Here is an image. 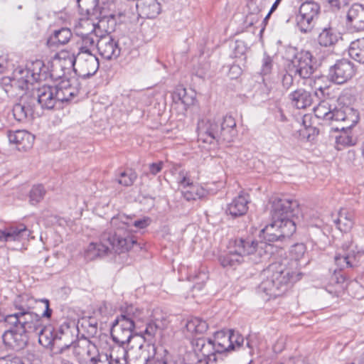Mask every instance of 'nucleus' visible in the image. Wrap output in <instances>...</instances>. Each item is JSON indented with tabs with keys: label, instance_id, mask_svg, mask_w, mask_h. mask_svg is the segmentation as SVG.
Listing matches in <instances>:
<instances>
[{
	"label": "nucleus",
	"instance_id": "63",
	"mask_svg": "<svg viewBox=\"0 0 364 364\" xmlns=\"http://www.w3.org/2000/svg\"><path fill=\"white\" fill-rule=\"evenodd\" d=\"M279 4H280L279 2H278L277 1H275L269 10L270 13H273L277 9V8L278 7Z\"/></svg>",
	"mask_w": 364,
	"mask_h": 364
},
{
	"label": "nucleus",
	"instance_id": "32",
	"mask_svg": "<svg viewBox=\"0 0 364 364\" xmlns=\"http://www.w3.org/2000/svg\"><path fill=\"white\" fill-rule=\"evenodd\" d=\"M360 115L357 109L350 106H343V127L353 128L359 122Z\"/></svg>",
	"mask_w": 364,
	"mask_h": 364
},
{
	"label": "nucleus",
	"instance_id": "3",
	"mask_svg": "<svg viewBox=\"0 0 364 364\" xmlns=\"http://www.w3.org/2000/svg\"><path fill=\"white\" fill-rule=\"evenodd\" d=\"M144 310L132 304L121 308V314L114 321L111 328L112 340L123 346L128 344L134 336H139L149 345L154 344L159 326L153 321L146 323Z\"/></svg>",
	"mask_w": 364,
	"mask_h": 364
},
{
	"label": "nucleus",
	"instance_id": "47",
	"mask_svg": "<svg viewBox=\"0 0 364 364\" xmlns=\"http://www.w3.org/2000/svg\"><path fill=\"white\" fill-rule=\"evenodd\" d=\"M173 98L185 105H188L193 102V99L187 96L186 90L183 87L176 88L173 93Z\"/></svg>",
	"mask_w": 364,
	"mask_h": 364
},
{
	"label": "nucleus",
	"instance_id": "43",
	"mask_svg": "<svg viewBox=\"0 0 364 364\" xmlns=\"http://www.w3.org/2000/svg\"><path fill=\"white\" fill-rule=\"evenodd\" d=\"M357 141L358 138L353 128L348 129L343 127V146H354Z\"/></svg>",
	"mask_w": 364,
	"mask_h": 364
},
{
	"label": "nucleus",
	"instance_id": "33",
	"mask_svg": "<svg viewBox=\"0 0 364 364\" xmlns=\"http://www.w3.org/2000/svg\"><path fill=\"white\" fill-rule=\"evenodd\" d=\"M306 251V245L304 243H296L291 246V250L289 251V255L291 259H284V261H287V262H295L296 263V266L294 267L296 270H299V267L301 264L299 262L301 259L304 257L305 253Z\"/></svg>",
	"mask_w": 364,
	"mask_h": 364
},
{
	"label": "nucleus",
	"instance_id": "40",
	"mask_svg": "<svg viewBox=\"0 0 364 364\" xmlns=\"http://www.w3.org/2000/svg\"><path fill=\"white\" fill-rule=\"evenodd\" d=\"M99 0H77V4L82 11L92 15L97 10Z\"/></svg>",
	"mask_w": 364,
	"mask_h": 364
},
{
	"label": "nucleus",
	"instance_id": "53",
	"mask_svg": "<svg viewBox=\"0 0 364 364\" xmlns=\"http://www.w3.org/2000/svg\"><path fill=\"white\" fill-rule=\"evenodd\" d=\"M243 342V337L238 332L231 330V343H232V350L235 349L236 347H240Z\"/></svg>",
	"mask_w": 364,
	"mask_h": 364
},
{
	"label": "nucleus",
	"instance_id": "11",
	"mask_svg": "<svg viewBox=\"0 0 364 364\" xmlns=\"http://www.w3.org/2000/svg\"><path fill=\"white\" fill-rule=\"evenodd\" d=\"M320 6L314 1H305L301 4L296 16L297 26L302 33H307L314 26L313 22L317 18Z\"/></svg>",
	"mask_w": 364,
	"mask_h": 364
},
{
	"label": "nucleus",
	"instance_id": "51",
	"mask_svg": "<svg viewBox=\"0 0 364 364\" xmlns=\"http://www.w3.org/2000/svg\"><path fill=\"white\" fill-rule=\"evenodd\" d=\"M272 66L273 60L272 57L264 53L262 60L261 74L263 75L269 74L272 71Z\"/></svg>",
	"mask_w": 364,
	"mask_h": 364
},
{
	"label": "nucleus",
	"instance_id": "25",
	"mask_svg": "<svg viewBox=\"0 0 364 364\" xmlns=\"http://www.w3.org/2000/svg\"><path fill=\"white\" fill-rule=\"evenodd\" d=\"M212 341L214 342L215 347L217 349L216 350L220 355L232 350L231 330H222L215 332Z\"/></svg>",
	"mask_w": 364,
	"mask_h": 364
},
{
	"label": "nucleus",
	"instance_id": "58",
	"mask_svg": "<svg viewBox=\"0 0 364 364\" xmlns=\"http://www.w3.org/2000/svg\"><path fill=\"white\" fill-rule=\"evenodd\" d=\"M274 364H304V362L299 358H296L295 357H289L288 358H284L283 360L277 362Z\"/></svg>",
	"mask_w": 364,
	"mask_h": 364
},
{
	"label": "nucleus",
	"instance_id": "7",
	"mask_svg": "<svg viewBox=\"0 0 364 364\" xmlns=\"http://www.w3.org/2000/svg\"><path fill=\"white\" fill-rule=\"evenodd\" d=\"M296 229L294 220H278L272 218V223L259 232V236L262 240L259 242L255 240L257 243L264 242L268 246L267 252L263 257V259L268 258L272 254L271 242L290 237L296 232Z\"/></svg>",
	"mask_w": 364,
	"mask_h": 364
},
{
	"label": "nucleus",
	"instance_id": "12",
	"mask_svg": "<svg viewBox=\"0 0 364 364\" xmlns=\"http://www.w3.org/2000/svg\"><path fill=\"white\" fill-rule=\"evenodd\" d=\"M36 105V97L32 92H26L23 94L17 103L13 107V114L16 120L23 122L33 114Z\"/></svg>",
	"mask_w": 364,
	"mask_h": 364
},
{
	"label": "nucleus",
	"instance_id": "50",
	"mask_svg": "<svg viewBox=\"0 0 364 364\" xmlns=\"http://www.w3.org/2000/svg\"><path fill=\"white\" fill-rule=\"evenodd\" d=\"M17 82L18 80L15 77H4L1 79L0 85L8 95H13V89H14V86Z\"/></svg>",
	"mask_w": 364,
	"mask_h": 364
},
{
	"label": "nucleus",
	"instance_id": "14",
	"mask_svg": "<svg viewBox=\"0 0 364 364\" xmlns=\"http://www.w3.org/2000/svg\"><path fill=\"white\" fill-rule=\"evenodd\" d=\"M178 183L183 188H187L181 191L183 197L187 201L201 199L208 193L207 191L202 186L193 184L186 172L180 171Z\"/></svg>",
	"mask_w": 364,
	"mask_h": 364
},
{
	"label": "nucleus",
	"instance_id": "56",
	"mask_svg": "<svg viewBox=\"0 0 364 364\" xmlns=\"http://www.w3.org/2000/svg\"><path fill=\"white\" fill-rule=\"evenodd\" d=\"M286 341V337L280 336L273 345L272 349L274 352L276 353H281L285 348Z\"/></svg>",
	"mask_w": 364,
	"mask_h": 364
},
{
	"label": "nucleus",
	"instance_id": "54",
	"mask_svg": "<svg viewBox=\"0 0 364 364\" xmlns=\"http://www.w3.org/2000/svg\"><path fill=\"white\" fill-rule=\"evenodd\" d=\"M75 343L72 340L71 337H67L65 340H61L60 347L59 348L58 353H63L65 350H73V346Z\"/></svg>",
	"mask_w": 364,
	"mask_h": 364
},
{
	"label": "nucleus",
	"instance_id": "57",
	"mask_svg": "<svg viewBox=\"0 0 364 364\" xmlns=\"http://www.w3.org/2000/svg\"><path fill=\"white\" fill-rule=\"evenodd\" d=\"M341 277V267L338 266L337 268H336L333 270V274L331 275L330 279V283L333 284H339V279Z\"/></svg>",
	"mask_w": 364,
	"mask_h": 364
},
{
	"label": "nucleus",
	"instance_id": "34",
	"mask_svg": "<svg viewBox=\"0 0 364 364\" xmlns=\"http://www.w3.org/2000/svg\"><path fill=\"white\" fill-rule=\"evenodd\" d=\"M348 53L353 60L364 63V38L352 42Z\"/></svg>",
	"mask_w": 364,
	"mask_h": 364
},
{
	"label": "nucleus",
	"instance_id": "62",
	"mask_svg": "<svg viewBox=\"0 0 364 364\" xmlns=\"http://www.w3.org/2000/svg\"><path fill=\"white\" fill-rule=\"evenodd\" d=\"M328 1L332 8H335L336 10L340 9L339 0H328Z\"/></svg>",
	"mask_w": 364,
	"mask_h": 364
},
{
	"label": "nucleus",
	"instance_id": "59",
	"mask_svg": "<svg viewBox=\"0 0 364 364\" xmlns=\"http://www.w3.org/2000/svg\"><path fill=\"white\" fill-rule=\"evenodd\" d=\"M294 79L292 75L286 73L282 77V85L284 88L289 89L293 85Z\"/></svg>",
	"mask_w": 364,
	"mask_h": 364
},
{
	"label": "nucleus",
	"instance_id": "26",
	"mask_svg": "<svg viewBox=\"0 0 364 364\" xmlns=\"http://www.w3.org/2000/svg\"><path fill=\"white\" fill-rule=\"evenodd\" d=\"M289 99L292 105L297 109H305L311 106L314 102L311 94L302 88L291 92Z\"/></svg>",
	"mask_w": 364,
	"mask_h": 364
},
{
	"label": "nucleus",
	"instance_id": "18",
	"mask_svg": "<svg viewBox=\"0 0 364 364\" xmlns=\"http://www.w3.org/2000/svg\"><path fill=\"white\" fill-rule=\"evenodd\" d=\"M346 26L350 32L364 30V6L355 4L348 10Z\"/></svg>",
	"mask_w": 364,
	"mask_h": 364
},
{
	"label": "nucleus",
	"instance_id": "1",
	"mask_svg": "<svg viewBox=\"0 0 364 364\" xmlns=\"http://www.w3.org/2000/svg\"><path fill=\"white\" fill-rule=\"evenodd\" d=\"M45 306L42 314L44 318H50L52 309L50 301L47 299L38 300ZM38 302L33 296L25 294L18 296L14 301V306L16 312L6 316L4 322L9 326L2 335L4 346L14 351L24 349L28 343L31 333L41 327L39 315L33 311V305Z\"/></svg>",
	"mask_w": 364,
	"mask_h": 364
},
{
	"label": "nucleus",
	"instance_id": "6",
	"mask_svg": "<svg viewBox=\"0 0 364 364\" xmlns=\"http://www.w3.org/2000/svg\"><path fill=\"white\" fill-rule=\"evenodd\" d=\"M197 132L199 140L210 144L232 142L237 134L235 119L230 115H225L218 120L200 119Z\"/></svg>",
	"mask_w": 364,
	"mask_h": 364
},
{
	"label": "nucleus",
	"instance_id": "20",
	"mask_svg": "<svg viewBox=\"0 0 364 364\" xmlns=\"http://www.w3.org/2000/svg\"><path fill=\"white\" fill-rule=\"evenodd\" d=\"M9 142L16 145L19 151H27L33 146L35 137L26 130L9 131Z\"/></svg>",
	"mask_w": 364,
	"mask_h": 364
},
{
	"label": "nucleus",
	"instance_id": "28",
	"mask_svg": "<svg viewBox=\"0 0 364 364\" xmlns=\"http://www.w3.org/2000/svg\"><path fill=\"white\" fill-rule=\"evenodd\" d=\"M136 7L141 15L147 18H154L161 12V4L157 0H139Z\"/></svg>",
	"mask_w": 364,
	"mask_h": 364
},
{
	"label": "nucleus",
	"instance_id": "19",
	"mask_svg": "<svg viewBox=\"0 0 364 364\" xmlns=\"http://www.w3.org/2000/svg\"><path fill=\"white\" fill-rule=\"evenodd\" d=\"M73 353L80 361H91L99 352L97 346L87 339L78 341L73 346Z\"/></svg>",
	"mask_w": 364,
	"mask_h": 364
},
{
	"label": "nucleus",
	"instance_id": "24",
	"mask_svg": "<svg viewBox=\"0 0 364 364\" xmlns=\"http://www.w3.org/2000/svg\"><path fill=\"white\" fill-rule=\"evenodd\" d=\"M97 36L94 33L82 35L77 43L78 51L75 55H92L97 48Z\"/></svg>",
	"mask_w": 364,
	"mask_h": 364
},
{
	"label": "nucleus",
	"instance_id": "55",
	"mask_svg": "<svg viewBox=\"0 0 364 364\" xmlns=\"http://www.w3.org/2000/svg\"><path fill=\"white\" fill-rule=\"evenodd\" d=\"M314 85H316V82H314ZM331 88V86L325 87H323L322 86H315L314 96L318 98V100H321L326 94L329 95L328 90Z\"/></svg>",
	"mask_w": 364,
	"mask_h": 364
},
{
	"label": "nucleus",
	"instance_id": "5",
	"mask_svg": "<svg viewBox=\"0 0 364 364\" xmlns=\"http://www.w3.org/2000/svg\"><path fill=\"white\" fill-rule=\"evenodd\" d=\"M268 246L264 243H257L250 238H239L233 241L229 250L219 256V262L223 267L234 268L245 262L247 258L253 263H259L263 260L267 254Z\"/></svg>",
	"mask_w": 364,
	"mask_h": 364
},
{
	"label": "nucleus",
	"instance_id": "46",
	"mask_svg": "<svg viewBox=\"0 0 364 364\" xmlns=\"http://www.w3.org/2000/svg\"><path fill=\"white\" fill-rule=\"evenodd\" d=\"M249 11L252 14H258L266 8V0H249Z\"/></svg>",
	"mask_w": 364,
	"mask_h": 364
},
{
	"label": "nucleus",
	"instance_id": "9",
	"mask_svg": "<svg viewBox=\"0 0 364 364\" xmlns=\"http://www.w3.org/2000/svg\"><path fill=\"white\" fill-rule=\"evenodd\" d=\"M191 344L200 362L204 361L205 364L217 363L220 354L216 350L212 338L204 337L194 338L192 340Z\"/></svg>",
	"mask_w": 364,
	"mask_h": 364
},
{
	"label": "nucleus",
	"instance_id": "30",
	"mask_svg": "<svg viewBox=\"0 0 364 364\" xmlns=\"http://www.w3.org/2000/svg\"><path fill=\"white\" fill-rule=\"evenodd\" d=\"M39 321L41 327L33 331L36 334H38V341L41 345L46 348H50L53 346V334L55 328L52 326L44 327L41 316H39Z\"/></svg>",
	"mask_w": 364,
	"mask_h": 364
},
{
	"label": "nucleus",
	"instance_id": "39",
	"mask_svg": "<svg viewBox=\"0 0 364 364\" xmlns=\"http://www.w3.org/2000/svg\"><path fill=\"white\" fill-rule=\"evenodd\" d=\"M137 178L136 173L132 169H127L119 173L117 181L119 184L124 186H130L133 185Z\"/></svg>",
	"mask_w": 364,
	"mask_h": 364
},
{
	"label": "nucleus",
	"instance_id": "52",
	"mask_svg": "<svg viewBox=\"0 0 364 364\" xmlns=\"http://www.w3.org/2000/svg\"><path fill=\"white\" fill-rule=\"evenodd\" d=\"M343 221V232H349L354 225V215L352 213H348Z\"/></svg>",
	"mask_w": 364,
	"mask_h": 364
},
{
	"label": "nucleus",
	"instance_id": "45",
	"mask_svg": "<svg viewBox=\"0 0 364 364\" xmlns=\"http://www.w3.org/2000/svg\"><path fill=\"white\" fill-rule=\"evenodd\" d=\"M21 71L22 70L18 71V77L16 74L15 75V79L18 80V82L15 85L14 88H18L20 90H28V85H32L33 82L27 74H21Z\"/></svg>",
	"mask_w": 364,
	"mask_h": 364
},
{
	"label": "nucleus",
	"instance_id": "48",
	"mask_svg": "<svg viewBox=\"0 0 364 364\" xmlns=\"http://www.w3.org/2000/svg\"><path fill=\"white\" fill-rule=\"evenodd\" d=\"M113 360L112 353L107 354L106 353L98 352L94 359L91 360L90 364H113Z\"/></svg>",
	"mask_w": 364,
	"mask_h": 364
},
{
	"label": "nucleus",
	"instance_id": "2",
	"mask_svg": "<svg viewBox=\"0 0 364 364\" xmlns=\"http://www.w3.org/2000/svg\"><path fill=\"white\" fill-rule=\"evenodd\" d=\"M150 223L149 217L134 220L132 216L125 214L114 216L110 220L109 227L101 234L100 242H91L88 245L85 252V258L93 260L112 252L121 254L134 247L141 249L132 233V228L144 229Z\"/></svg>",
	"mask_w": 364,
	"mask_h": 364
},
{
	"label": "nucleus",
	"instance_id": "37",
	"mask_svg": "<svg viewBox=\"0 0 364 364\" xmlns=\"http://www.w3.org/2000/svg\"><path fill=\"white\" fill-rule=\"evenodd\" d=\"M67 337H71V333L68 328H66L65 330H63L62 327L55 328L53 334V346H51V350H54L55 353H58L61 340H65Z\"/></svg>",
	"mask_w": 364,
	"mask_h": 364
},
{
	"label": "nucleus",
	"instance_id": "4",
	"mask_svg": "<svg viewBox=\"0 0 364 364\" xmlns=\"http://www.w3.org/2000/svg\"><path fill=\"white\" fill-rule=\"evenodd\" d=\"M296 263L287 261L272 263L263 271V280L258 287V291L269 298L283 295L292 284L300 280L302 273L296 270Z\"/></svg>",
	"mask_w": 364,
	"mask_h": 364
},
{
	"label": "nucleus",
	"instance_id": "49",
	"mask_svg": "<svg viewBox=\"0 0 364 364\" xmlns=\"http://www.w3.org/2000/svg\"><path fill=\"white\" fill-rule=\"evenodd\" d=\"M355 73L353 65L350 61L343 59V83L350 79Z\"/></svg>",
	"mask_w": 364,
	"mask_h": 364
},
{
	"label": "nucleus",
	"instance_id": "13",
	"mask_svg": "<svg viewBox=\"0 0 364 364\" xmlns=\"http://www.w3.org/2000/svg\"><path fill=\"white\" fill-rule=\"evenodd\" d=\"M97 49L101 57L107 60H116L122 50L119 41L109 34L97 39Z\"/></svg>",
	"mask_w": 364,
	"mask_h": 364
},
{
	"label": "nucleus",
	"instance_id": "16",
	"mask_svg": "<svg viewBox=\"0 0 364 364\" xmlns=\"http://www.w3.org/2000/svg\"><path fill=\"white\" fill-rule=\"evenodd\" d=\"M54 87L59 103L70 102L79 94V83L75 79H63Z\"/></svg>",
	"mask_w": 364,
	"mask_h": 364
},
{
	"label": "nucleus",
	"instance_id": "21",
	"mask_svg": "<svg viewBox=\"0 0 364 364\" xmlns=\"http://www.w3.org/2000/svg\"><path fill=\"white\" fill-rule=\"evenodd\" d=\"M329 127V137L335 139V147L340 150V139L341 137V108L334 106V112L331 115L329 119L324 122Z\"/></svg>",
	"mask_w": 364,
	"mask_h": 364
},
{
	"label": "nucleus",
	"instance_id": "23",
	"mask_svg": "<svg viewBox=\"0 0 364 364\" xmlns=\"http://www.w3.org/2000/svg\"><path fill=\"white\" fill-rule=\"evenodd\" d=\"M25 73L29 75L33 82L46 80L49 77V68L43 61L36 60L32 62L26 69L22 70L21 74Z\"/></svg>",
	"mask_w": 364,
	"mask_h": 364
},
{
	"label": "nucleus",
	"instance_id": "42",
	"mask_svg": "<svg viewBox=\"0 0 364 364\" xmlns=\"http://www.w3.org/2000/svg\"><path fill=\"white\" fill-rule=\"evenodd\" d=\"M46 191L42 185L33 186L30 191V202L32 204L39 203L44 197Z\"/></svg>",
	"mask_w": 364,
	"mask_h": 364
},
{
	"label": "nucleus",
	"instance_id": "27",
	"mask_svg": "<svg viewBox=\"0 0 364 364\" xmlns=\"http://www.w3.org/2000/svg\"><path fill=\"white\" fill-rule=\"evenodd\" d=\"M248 198L245 195H239L228 205L226 212L233 218L244 215L248 210Z\"/></svg>",
	"mask_w": 364,
	"mask_h": 364
},
{
	"label": "nucleus",
	"instance_id": "64",
	"mask_svg": "<svg viewBox=\"0 0 364 364\" xmlns=\"http://www.w3.org/2000/svg\"><path fill=\"white\" fill-rule=\"evenodd\" d=\"M349 103L355 100V95L353 94H350L349 97H347Z\"/></svg>",
	"mask_w": 364,
	"mask_h": 364
},
{
	"label": "nucleus",
	"instance_id": "60",
	"mask_svg": "<svg viewBox=\"0 0 364 364\" xmlns=\"http://www.w3.org/2000/svg\"><path fill=\"white\" fill-rule=\"evenodd\" d=\"M163 166V162L159 161L158 163H153L149 165V171L153 175H156L158 173H159Z\"/></svg>",
	"mask_w": 364,
	"mask_h": 364
},
{
	"label": "nucleus",
	"instance_id": "29",
	"mask_svg": "<svg viewBox=\"0 0 364 364\" xmlns=\"http://www.w3.org/2000/svg\"><path fill=\"white\" fill-rule=\"evenodd\" d=\"M60 52L55 55V60L52 63L51 70H49V77L54 80L61 79L65 75L67 71L71 69L68 68L67 63H65V58L59 56ZM68 59V56L65 57Z\"/></svg>",
	"mask_w": 364,
	"mask_h": 364
},
{
	"label": "nucleus",
	"instance_id": "8",
	"mask_svg": "<svg viewBox=\"0 0 364 364\" xmlns=\"http://www.w3.org/2000/svg\"><path fill=\"white\" fill-rule=\"evenodd\" d=\"M59 56L64 58L68 56V59H65V63H67L68 69L73 68L75 63L78 62L82 75L85 77L94 75L100 67L98 58L95 54L82 56L75 55V53L70 54L67 51H61Z\"/></svg>",
	"mask_w": 364,
	"mask_h": 364
},
{
	"label": "nucleus",
	"instance_id": "41",
	"mask_svg": "<svg viewBox=\"0 0 364 364\" xmlns=\"http://www.w3.org/2000/svg\"><path fill=\"white\" fill-rule=\"evenodd\" d=\"M328 77L331 82L336 83V85H341V61L337 60L336 63L330 68Z\"/></svg>",
	"mask_w": 364,
	"mask_h": 364
},
{
	"label": "nucleus",
	"instance_id": "38",
	"mask_svg": "<svg viewBox=\"0 0 364 364\" xmlns=\"http://www.w3.org/2000/svg\"><path fill=\"white\" fill-rule=\"evenodd\" d=\"M318 41L321 46L327 47L336 43L338 41V37L331 28H325L319 34Z\"/></svg>",
	"mask_w": 364,
	"mask_h": 364
},
{
	"label": "nucleus",
	"instance_id": "22",
	"mask_svg": "<svg viewBox=\"0 0 364 364\" xmlns=\"http://www.w3.org/2000/svg\"><path fill=\"white\" fill-rule=\"evenodd\" d=\"M29 235L30 231L24 225L21 224L0 230V242L21 241L27 239Z\"/></svg>",
	"mask_w": 364,
	"mask_h": 364
},
{
	"label": "nucleus",
	"instance_id": "10",
	"mask_svg": "<svg viewBox=\"0 0 364 364\" xmlns=\"http://www.w3.org/2000/svg\"><path fill=\"white\" fill-rule=\"evenodd\" d=\"M298 211V203L289 198L275 197L272 200L271 215L274 220H294Z\"/></svg>",
	"mask_w": 364,
	"mask_h": 364
},
{
	"label": "nucleus",
	"instance_id": "36",
	"mask_svg": "<svg viewBox=\"0 0 364 364\" xmlns=\"http://www.w3.org/2000/svg\"><path fill=\"white\" fill-rule=\"evenodd\" d=\"M334 106L328 105L324 101H321L318 105L314 108L315 116L318 119H323V121L329 119L331 115L334 112Z\"/></svg>",
	"mask_w": 364,
	"mask_h": 364
},
{
	"label": "nucleus",
	"instance_id": "35",
	"mask_svg": "<svg viewBox=\"0 0 364 364\" xmlns=\"http://www.w3.org/2000/svg\"><path fill=\"white\" fill-rule=\"evenodd\" d=\"M186 328L191 333L202 334L208 330V324L199 317H193L188 320Z\"/></svg>",
	"mask_w": 364,
	"mask_h": 364
},
{
	"label": "nucleus",
	"instance_id": "44",
	"mask_svg": "<svg viewBox=\"0 0 364 364\" xmlns=\"http://www.w3.org/2000/svg\"><path fill=\"white\" fill-rule=\"evenodd\" d=\"M115 24V18L113 16H103L99 20L98 27L107 33H111L114 31Z\"/></svg>",
	"mask_w": 364,
	"mask_h": 364
},
{
	"label": "nucleus",
	"instance_id": "31",
	"mask_svg": "<svg viewBox=\"0 0 364 364\" xmlns=\"http://www.w3.org/2000/svg\"><path fill=\"white\" fill-rule=\"evenodd\" d=\"M73 33L70 29L68 28H61L59 30H55L53 35H51L48 40V44L49 46L54 45H65L68 43Z\"/></svg>",
	"mask_w": 364,
	"mask_h": 364
},
{
	"label": "nucleus",
	"instance_id": "61",
	"mask_svg": "<svg viewBox=\"0 0 364 364\" xmlns=\"http://www.w3.org/2000/svg\"><path fill=\"white\" fill-rule=\"evenodd\" d=\"M352 257H355V252L353 250V248H351V250H350V252L346 256H343V259L346 262L348 267H352L354 266L351 261Z\"/></svg>",
	"mask_w": 364,
	"mask_h": 364
},
{
	"label": "nucleus",
	"instance_id": "17",
	"mask_svg": "<svg viewBox=\"0 0 364 364\" xmlns=\"http://www.w3.org/2000/svg\"><path fill=\"white\" fill-rule=\"evenodd\" d=\"M36 97V104H39L42 109H53L59 103L54 86L43 85L34 94Z\"/></svg>",
	"mask_w": 364,
	"mask_h": 364
},
{
	"label": "nucleus",
	"instance_id": "15",
	"mask_svg": "<svg viewBox=\"0 0 364 364\" xmlns=\"http://www.w3.org/2000/svg\"><path fill=\"white\" fill-rule=\"evenodd\" d=\"M292 64L295 68V74L304 79L309 78L315 70L312 55L309 51H301L296 54Z\"/></svg>",
	"mask_w": 364,
	"mask_h": 364
}]
</instances>
